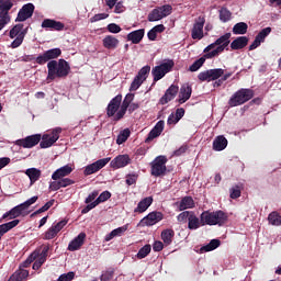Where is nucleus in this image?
Listing matches in <instances>:
<instances>
[{"label":"nucleus","mask_w":281,"mask_h":281,"mask_svg":"<svg viewBox=\"0 0 281 281\" xmlns=\"http://www.w3.org/2000/svg\"><path fill=\"white\" fill-rule=\"evenodd\" d=\"M204 26H205V15H200L198 19H195V22L191 31V38H193V41H201V38H203Z\"/></svg>","instance_id":"nucleus-12"},{"label":"nucleus","mask_w":281,"mask_h":281,"mask_svg":"<svg viewBox=\"0 0 281 281\" xmlns=\"http://www.w3.org/2000/svg\"><path fill=\"white\" fill-rule=\"evenodd\" d=\"M229 38H232V33H226L215 41V45L229 46Z\"/></svg>","instance_id":"nucleus-46"},{"label":"nucleus","mask_w":281,"mask_h":281,"mask_svg":"<svg viewBox=\"0 0 281 281\" xmlns=\"http://www.w3.org/2000/svg\"><path fill=\"white\" fill-rule=\"evenodd\" d=\"M154 251H162L164 250V243L155 241L153 245Z\"/></svg>","instance_id":"nucleus-64"},{"label":"nucleus","mask_w":281,"mask_h":281,"mask_svg":"<svg viewBox=\"0 0 281 281\" xmlns=\"http://www.w3.org/2000/svg\"><path fill=\"white\" fill-rule=\"evenodd\" d=\"M193 211H183L177 216L178 223H188Z\"/></svg>","instance_id":"nucleus-49"},{"label":"nucleus","mask_w":281,"mask_h":281,"mask_svg":"<svg viewBox=\"0 0 281 281\" xmlns=\"http://www.w3.org/2000/svg\"><path fill=\"white\" fill-rule=\"evenodd\" d=\"M193 207H195L194 199L188 195L182 198L178 205L179 212H183L186 210H193Z\"/></svg>","instance_id":"nucleus-27"},{"label":"nucleus","mask_w":281,"mask_h":281,"mask_svg":"<svg viewBox=\"0 0 281 281\" xmlns=\"http://www.w3.org/2000/svg\"><path fill=\"white\" fill-rule=\"evenodd\" d=\"M177 93H179V87L176 85H171L165 92V94L160 98L159 104H168V102H172L175 98H177Z\"/></svg>","instance_id":"nucleus-16"},{"label":"nucleus","mask_w":281,"mask_h":281,"mask_svg":"<svg viewBox=\"0 0 281 281\" xmlns=\"http://www.w3.org/2000/svg\"><path fill=\"white\" fill-rule=\"evenodd\" d=\"M33 14H34V5L32 3L24 4L18 12V16L15 21L18 23H23V21H27V19H32Z\"/></svg>","instance_id":"nucleus-15"},{"label":"nucleus","mask_w":281,"mask_h":281,"mask_svg":"<svg viewBox=\"0 0 281 281\" xmlns=\"http://www.w3.org/2000/svg\"><path fill=\"white\" fill-rule=\"evenodd\" d=\"M162 243L168 246L172 245V240L175 239V231L171 228L164 229L160 234Z\"/></svg>","instance_id":"nucleus-34"},{"label":"nucleus","mask_w":281,"mask_h":281,"mask_svg":"<svg viewBox=\"0 0 281 281\" xmlns=\"http://www.w3.org/2000/svg\"><path fill=\"white\" fill-rule=\"evenodd\" d=\"M268 221L270 225H281V216L278 212H272L268 216Z\"/></svg>","instance_id":"nucleus-45"},{"label":"nucleus","mask_w":281,"mask_h":281,"mask_svg":"<svg viewBox=\"0 0 281 281\" xmlns=\"http://www.w3.org/2000/svg\"><path fill=\"white\" fill-rule=\"evenodd\" d=\"M190 98H192V86L190 83H183L178 94V102L179 104H186Z\"/></svg>","instance_id":"nucleus-20"},{"label":"nucleus","mask_w":281,"mask_h":281,"mask_svg":"<svg viewBox=\"0 0 281 281\" xmlns=\"http://www.w3.org/2000/svg\"><path fill=\"white\" fill-rule=\"evenodd\" d=\"M74 278H76V273L68 272V273L60 274L57 281H71L74 280Z\"/></svg>","instance_id":"nucleus-57"},{"label":"nucleus","mask_w":281,"mask_h":281,"mask_svg":"<svg viewBox=\"0 0 281 281\" xmlns=\"http://www.w3.org/2000/svg\"><path fill=\"white\" fill-rule=\"evenodd\" d=\"M248 43H249V37L239 36L231 43V49L233 50L245 49V46L248 45Z\"/></svg>","instance_id":"nucleus-28"},{"label":"nucleus","mask_w":281,"mask_h":281,"mask_svg":"<svg viewBox=\"0 0 281 281\" xmlns=\"http://www.w3.org/2000/svg\"><path fill=\"white\" fill-rule=\"evenodd\" d=\"M247 30H249V25H247L245 22H239L233 26V34L243 35L247 32Z\"/></svg>","instance_id":"nucleus-36"},{"label":"nucleus","mask_w":281,"mask_h":281,"mask_svg":"<svg viewBox=\"0 0 281 281\" xmlns=\"http://www.w3.org/2000/svg\"><path fill=\"white\" fill-rule=\"evenodd\" d=\"M227 148V138L221 135L213 140V150L221 151Z\"/></svg>","instance_id":"nucleus-33"},{"label":"nucleus","mask_w":281,"mask_h":281,"mask_svg":"<svg viewBox=\"0 0 281 281\" xmlns=\"http://www.w3.org/2000/svg\"><path fill=\"white\" fill-rule=\"evenodd\" d=\"M151 249H153V247L149 244L145 245L144 247H142L138 250L136 258H138V260L146 258V256H148V254H150Z\"/></svg>","instance_id":"nucleus-44"},{"label":"nucleus","mask_w":281,"mask_h":281,"mask_svg":"<svg viewBox=\"0 0 281 281\" xmlns=\"http://www.w3.org/2000/svg\"><path fill=\"white\" fill-rule=\"evenodd\" d=\"M37 201H38V195H34L21 204H22L23 209L26 210V212H27V210H30V206L34 205V203H36Z\"/></svg>","instance_id":"nucleus-54"},{"label":"nucleus","mask_w":281,"mask_h":281,"mask_svg":"<svg viewBox=\"0 0 281 281\" xmlns=\"http://www.w3.org/2000/svg\"><path fill=\"white\" fill-rule=\"evenodd\" d=\"M54 205V200H49L48 202L45 203L41 209L34 212V214H43V212H47L49 207Z\"/></svg>","instance_id":"nucleus-55"},{"label":"nucleus","mask_w":281,"mask_h":281,"mask_svg":"<svg viewBox=\"0 0 281 281\" xmlns=\"http://www.w3.org/2000/svg\"><path fill=\"white\" fill-rule=\"evenodd\" d=\"M16 0H0V16L10 19V11L14 8Z\"/></svg>","instance_id":"nucleus-23"},{"label":"nucleus","mask_w":281,"mask_h":281,"mask_svg":"<svg viewBox=\"0 0 281 281\" xmlns=\"http://www.w3.org/2000/svg\"><path fill=\"white\" fill-rule=\"evenodd\" d=\"M232 20V11L228 10L227 8H222L220 10V21H222V23H227V21Z\"/></svg>","instance_id":"nucleus-42"},{"label":"nucleus","mask_w":281,"mask_h":281,"mask_svg":"<svg viewBox=\"0 0 281 281\" xmlns=\"http://www.w3.org/2000/svg\"><path fill=\"white\" fill-rule=\"evenodd\" d=\"M58 236V233L53 226H50L44 234V240H52Z\"/></svg>","instance_id":"nucleus-51"},{"label":"nucleus","mask_w":281,"mask_h":281,"mask_svg":"<svg viewBox=\"0 0 281 281\" xmlns=\"http://www.w3.org/2000/svg\"><path fill=\"white\" fill-rule=\"evenodd\" d=\"M128 164H131V157L128 155H119L110 162V166L114 170H117L120 168H126Z\"/></svg>","instance_id":"nucleus-22"},{"label":"nucleus","mask_w":281,"mask_h":281,"mask_svg":"<svg viewBox=\"0 0 281 281\" xmlns=\"http://www.w3.org/2000/svg\"><path fill=\"white\" fill-rule=\"evenodd\" d=\"M166 164H168V158H166V156L156 157L151 162V177H164L168 170Z\"/></svg>","instance_id":"nucleus-7"},{"label":"nucleus","mask_w":281,"mask_h":281,"mask_svg":"<svg viewBox=\"0 0 281 281\" xmlns=\"http://www.w3.org/2000/svg\"><path fill=\"white\" fill-rule=\"evenodd\" d=\"M22 34H25V31H23V24H15L9 33L10 38H16L21 36Z\"/></svg>","instance_id":"nucleus-38"},{"label":"nucleus","mask_w":281,"mask_h":281,"mask_svg":"<svg viewBox=\"0 0 281 281\" xmlns=\"http://www.w3.org/2000/svg\"><path fill=\"white\" fill-rule=\"evenodd\" d=\"M111 199V193L109 191H103L95 200L97 205H100V203H104L105 201H109Z\"/></svg>","instance_id":"nucleus-50"},{"label":"nucleus","mask_w":281,"mask_h":281,"mask_svg":"<svg viewBox=\"0 0 281 281\" xmlns=\"http://www.w3.org/2000/svg\"><path fill=\"white\" fill-rule=\"evenodd\" d=\"M159 221H164V213L155 211L145 216L142 223L147 227H153V225H157Z\"/></svg>","instance_id":"nucleus-18"},{"label":"nucleus","mask_w":281,"mask_h":281,"mask_svg":"<svg viewBox=\"0 0 281 281\" xmlns=\"http://www.w3.org/2000/svg\"><path fill=\"white\" fill-rule=\"evenodd\" d=\"M25 40V33H22L21 35H19L12 43H11V47L12 49H16V47H21V45H23V41Z\"/></svg>","instance_id":"nucleus-52"},{"label":"nucleus","mask_w":281,"mask_h":281,"mask_svg":"<svg viewBox=\"0 0 281 281\" xmlns=\"http://www.w3.org/2000/svg\"><path fill=\"white\" fill-rule=\"evenodd\" d=\"M27 214H30V212L23 207V204H19L11 209L9 212L4 213L2 215V221H5V218L12 221V218H19V216H27Z\"/></svg>","instance_id":"nucleus-14"},{"label":"nucleus","mask_w":281,"mask_h":281,"mask_svg":"<svg viewBox=\"0 0 281 281\" xmlns=\"http://www.w3.org/2000/svg\"><path fill=\"white\" fill-rule=\"evenodd\" d=\"M202 221L205 225L223 227L227 223L228 216L224 211H204L202 212Z\"/></svg>","instance_id":"nucleus-3"},{"label":"nucleus","mask_w":281,"mask_h":281,"mask_svg":"<svg viewBox=\"0 0 281 281\" xmlns=\"http://www.w3.org/2000/svg\"><path fill=\"white\" fill-rule=\"evenodd\" d=\"M271 34V26L262 29L257 35L256 38L261 43H265V38Z\"/></svg>","instance_id":"nucleus-48"},{"label":"nucleus","mask_w":281,"mask_h":281,"mask_svg":"<svg viewBox=\"0 0 281 281\" xmlns=\"http://www.w3.org/2000/svg\"><path fill=\"white\" fill-rule=\"evenodd\" d=\"M41 134L30 135L25 138H20L15 140V146H20L22 148H34V146H38V144H41Z\"/></svg>","instance_id":"nucleus-11"},{"label":"nucleus","mask_w":281,"mask_h":281,"mask_svg":"<svg viewBox=\"0 0 281 281\" xmlns=\"http://www.w3.org/2000/svg\"><path fill=\"white\" fill-rule=\"evenodd\" d=\"M218 247H221V240L212 239L207 245L201 247L200 251H214V249H218Z\"/></svg>","instance_id":"nucleus-37"},{"label":"nucleus","mask_w":281,"mask_h":281,"mask_svg":"<svg viewBox=\"0 0 281 281\" xmlns=\"http://www.w3.org/2000/svg\"><path fill=\"white\" fill-rule=\"evenodd\" d=\"M37 201H38V195H34L21 204H22L23 209L26 210V212H27V210H30V206L34 205V203H36Z\"/></svg>","instance_id":"nucleus-53"},{"label":"nucleus","mask_w":281,"mask_h":281,"mask_svg":"<svg viewBox=\"0 0 281 281\" xmlns=\"http://www.w3.org/2000/svg\"><path fill=\"white\" fill-rule=\"evenodd\" d=\"M94 207H98L95 200L92 203H89L86 207H83L81 210V214H89V212H91V210H93Z\"/></svg>","instance_id":"nucleus-61"},{"label":"nucleus","mask_w":281,"mask_h":281,"mask_svg":"<svg viewBox=\"0 0 281 281\" xmlns=\"http://www.w3.org/2000/svg\"><path fill=\"white\" fill-rule=\"evenodd\" d=\"M85 238H87V234L80 233L74 240L69 243L68 251H78V249L85 245Z\"/></svg>","instance_id":"nucleus-24"},{"label":"nucleus","mask_w":281,"mask_h":281,"mask_svg":"<svg viewBox=\"0 0 281 281\" xmlns=\"http://www.w3.org/2000/svg\"><path fill=\"white\" fill-rule=\"evenodd\" d=\"M43 30H52L53 32H63L65 30V23L52 20V19H45L42 22Z\"/></svg>","instance_id":"nucleus-17"},{"label":"nucleus","mask_w":281,"mask_h":281,"mask_svg":"<svg viewBox=\"0 0 281 281\" xmlns=\"http://www.w3.org/2000/svg\"><path fill=\"white\" fill-rule=\"evenodd\" d=\"M104 19H109V13H98L94 14L90 21L91 23H97V21H104Z\"/></svg>","instance_id":"nucleus-56"},{"label":"nucleus","mask_w":281,"mask_h":281,"mask_svg":"<svg viewBox=\"0 0 281 281\" xmlns=\"http://www.w3.org/2000/svg\"><path fill=\"white\" fill-rule=\"evenodd\" d=\"M63 55V50L60 48H52L45 50L43 54L35 57L34 55H24L22 60L24 63H32L35 60L37 65H45L47 63L48 75L46 77V82H54L56 78H67L71 71V66H69V61L65 59H59L58 61L56 58Z\"/></svg>","instance_id":"nucleus-1"},{"label":"nucleus","mask_w":281,"mask_h":281,"mask_svg":"<svg viewBox=\"0 0 281 281\" xmlns=\"http://www.w3.org/2000/svg\"><path fill=\"white\" fill-rule=\"evenodd\" d=\"M74 172V166L66 165L57 170H55L52 175L53 182L49 184V190H53V192H56L60 190V188H68V186H74L76 182L69 178V175Z\"/></svg>","instance_id":"nucleus-2"},{"label":"nucleus","mask_w":281,"mask_h":281,"mask_svg":"<svg viewBox=\"0 0 281 281\" xmlns=\"http://www.w3.org/2000/svg\"><path fill=\"white\" fill-rule=\"evenodd\" d=\"M108 31H110L111 34H120V32H122V27L115 23H111L108 25Z\"/></svg>","instance_id":"nucleus-58"},{"label":"nucleus","mask_w":281,"mask_h":281,"mask_svg":"<svg viewBox=\"0 0 281 281\" xmlns=\"http://www.w3.org/2000/svg\"><path fill=\"white\" fill-rule=\"evenodd\" d=\"M120 104H122V94H117L114 97L106 108V115L108 117H114L120 109Z\"/></svg>","instance_id":"nucleus-19"},{"label":"nucleus","mask_w":281,"mask_h":281,"mask_svg":"<svg viewBox=\"0 0 281 281\" xmlns=\"http://www.w3.org/2000/svg\"><path fill=\"white\" fill-rule=\"evenodd\" d=\"M164 126H165V122L158 121L156 123V125L154 126V128L149 132L145 142H147V143L153 142V139H156V137H159V135H161V133H164Z\"/></svg>","instance_id":"nucleus-25"},{"label":"nucleus","mask_w":281,"mask_h":281,"mask_svg":"<svg viewBox=\"0 0 281 281\" xmlns=\"http://www.w3.org/2000/svg\"><path fill=\"white\" fill-rule=\"evenodd\" d=\"M243 187L235 184L229 190L231 199H240Z\"/></svg>","instance_id":"nucleus-47"},{"label":"nucleus","mask_w":281,"mask_h":281,"mask_svg":"<svg viewBox=\"0 0 281 281\" xmlns=\"http://www.w3.org/2000/svg\"><path fill=\"white\" fill-rule=\"evenodd\" d=\"M127 229H128V226L124 225V226L113 229L112 232L114 233V236H122V234H124V232H126Z\"/></svg>","instance_id":"nucleus-62"},{"label":"nucleus","mask_w":281,"mask_h":281,"mask_svg":"<svg viewBox=\"0 0 281 281\" xmlns=\"http://www.w3.org/2000/svg\"><path fill=\"white\" fill-rule=\"evenodd\" d=\"M254 95V90L249 88H241L231 97V99L228 100V105L232 108L241 106V104L249 102V100H251Z\"/></svg>","instance_id":"nucleus-4"},{"label":"nucleus","mask_w":281,"mask_h":281,"mask_svg":"<svg viewBox=\"0 0 281 281\" xmlns=\"http://www.w3.org/2000/svg\"><path fill=\"white\" fill-rule=\"evenodd\" d=\"M30 277V271L19 268L8 281H25Z\"/></svg>","instance_id":"nucleus-31"},{"label":"nucleus","mask_w":281,"mask_h":281,"mask_svg":"<svg viewBox=\"0 0 281 281\" xmlns=\"http://www.w3.org/2000/svg\"><path fill=\"white\" fill-rule=\"evenodd\" d=\"M115 276V268H108L105 271L102 272L100 280L101 281H111Z\"/></svg>","instance_id":"nucleus-43"},{"label":"nucleus","mask_w":281,"mask_h":281,"mask_svg":"<svg viewBox=\"0 0 281 281\" xmlns=\"http://www.w3.org/2000/svg\"><path fill=\"white\" fill-rule=\"evenodd\" d=\"M225 49H227V46L225 45H217V47L213 50H211L210 53L205 54V58H215V56H218V54H223V52H225Z\"/></svg>","instance_id":"nucleus-41"},{"label":"nucleus","mask_w":281,"mask_h":281,"mask_svg":"<svg viewBox=\"0 0 281 281\" xmlns=\"http://www.w3.org/2000/svg\"><path fill=\"white\" fill-rule=\"evenodd\" d=\"M109 161H111V158H102L88 165L83 170L85 177H89L91 175H95V172H100V170H102V168H104V166H106Z\"/></svg>","instance_id":"nucleus-13"},{"label":"nucleus","mask_w":281,"mask_h":281,"mask_svg":"<svg viewBox=\"0 0 281 281\" xmlns=\"http://www.w3.org/2000/svg\"><path fill=\"white\" fill-rule=\"evenodd\" d=\"M69 221L67 220H61L60 222L53 224V227L55 228L56 233L58 234L60 231H63V228L65 227V225H67Z\"/></svg>","instance_id":"nucleus-59"},{"label":"nucleus","mask_w":281,"mask_h":281,"mask_svg":"<svg viewBox=\"0 0 281 281\" xmlns=\"http://www.w3.org/2000/svg\"><path fill=\"white\" fill-rule=\"evenodd\" d=\"M125 183L127 186H135L137 183V175H127Z\"/></svg>","instance_id":"nucleus-60"},{"label":"nucleus","mask_w":281,"mask_h":281,"mask_svg":"<svg viewBox=\"0 0 281 281\" xmlns=\"http://www.w3.org/2000/svg\"><path fill=\"white\" fill-rule=\"evenodd\" d=\"M19 223H21L20 220H13L9 223H4V224L0 225V240H1V238H3V236L5 234H8V232H10V229H14V227H16V225H19Z\"/></svg>","instance_id":"nucleus-32"},{"label":"nucleus","mask_w":281,"mask_h":281,"mask_svg":"<svg viewBox=\"0 0 281 281\" xmlns=\"http://www.w3.org/2000/svg\"><path fill=\"white\" fill-rule=\"evenodd\" d=\"M224 75L225 70L222 68L209 69L201 71L198 75V80H200V82H212L214 80H218V78H223Z\"/></svg>","instance_id":"nucleus-8"},{"label":"nucleus","mask_w":281,"mask_h":281,"mask_svg":"<svg viewBox=\"0 0 281 281\" xmlns=\"http://www.w3.org/2000/svg\"><path fill=\"white\" fill-rule=\"evenodd\" d=\"M148 74H150V66H144L132 81L130 91H137L144 85L146 78H148Z\"/></svg>","instance_id":"nucleus-10"},{"label":"nucleus","mask_w":281,"mask_h":281,"mask_svg":"<svg viewBox=\"0 0 281 281\" xmlns=\"http://www.w3.org/2000/svg\"><path fill=\"white\" fill-rule=\"evenodd\" d=\"M199 227H205V223L203 222V213H201L199 218L194 211H192L188 220V229L194 231L199 229Z\"/></svg>","instance_id":"nucleus-21"},{"label":"nucleus","mask_w":281,"mask_h":281,"mask_svg":"<svg viewBox=\"0 0 281 281\" xmlns=\"http://www.w3.org/2000/svg\"><path fill=\"white\" fill-rule=\"evenodd\" d=\"M153 205V196H147L138 202L137 207L134 210L135 213L144 214L149 206Z\"/></svg>","instance_id":"nucleus-29"},{"label":"nucleus","mask_w":281,"mask_h":281,"mask_svg":"<svg viewBox=\"0 0 281 281\" xmlns=\"http://www.w3.org/2000/svg\"><path fill=\"white\" fill-rule=\"evenodd\" d=\"M128 137H131V130L125 128L121 131L120 134L117 135L116 144H119V146L124 144L128 139Z\"/></svg>","instance_id":"nucleus-40"},{"label":"nucleus","mask_w":281,"mask_h":281,"mask_svg":"<svg viewBox=\"0 0 281 281\" xmlns=\"http://www.w3.org/2000/svg\"><path fill=\"white\" fill-rule=\"evenodd\" d=\"M209 58L205 57V54L200 57L198 60H195L190 67H189V71H199L200 68L202 67V65H205V60H207Z\"/></svg>","instance_id":"nucleus-39"},{"label":"nucleus","mask_w":281,"mask_h":281,"mask_svg":"<svg viewBox=\"0 0 281 281\" xmlns=\"http://www.w3.org/2000/svg\"><path fill=\"white\" fill-rule=\"evenodd\" d=\"M25 175H27L30 181H31V186H34V183H36V181H38V179H41V169L37 168H29L25 171Z\"/></svg>","instance_id":"nucleus-35"},{"label":"nucleus","mask_w":281,"mask_h":281,"mask_svg":"<svg viewBox=\"0 0 281 281\" xmlns=\"http://www.w3.org/2000/svg\"><path fill=\"white\" fill-rule=\"evenodd\" d=\"M172 14V5L165 4L155 8L148 13L147 20L149 23H155V21H161V19H166V16H170Z\"/></svg>","instance_id":"nucleus-5"},{"label":"nucleus","mask_w":281,"mask_h":281,"mask_svg":"<svg viewBox=\"0 0 281 281\" xmlns=\"http://www.w3.org/2000/svg\"><path fill=\"white\" fill-rule=\"evenodd\" d=\"M175 67V60L167 59L165 63L160 64L159 66H156L153 68L151 74L154 76V82H158V80H161L166 74H170L172 71V68Z\"/></svg>","instance_id":"nucleus-6"},{"label":"nucleus","mask_w":281,"mask_h":281,"mask_svg":"<svg viewBox=\"0 0 281 281\" xmlns=\"http://www.w3.org/2000/svg\"><path fill=\"white\" fill-rule=\"evenodd\" d=\"M60 133H63L61 127H55L52 131V135L49 134H44L42 136V140L40 143L41 148H52L53 144H56L57 139H60Z\"/></svg>","instance_id":"nucleus-9"},{"label":"nucleus","mask_w":281,"mask_h":281,"mask_svg":"<svg viewBox=\"0 0 281 281\" xmlns=\"http://www.w3.org/2000/svg\"><path fill=\"white\" fill-rule=\"evenodd\" d=\"M144 34H146V30L144 29L133 31L127 35V41H131L134 45H138V43H142Z\"/></svg>","instance_id":"nucleus-26"},{"label":"nucleus","mask_w":281,"mask_h":281,"mask_svg":"<svg viewBox=\"0 0 281 281\" xmlns=\"http://www.w3.org/2000/svg\"><path fill=\"white\" fill-rule=\"evenodd\" d=\"M119 45H120V40H117L113 35H106L103 38V47H105V49H117Z\"/></svg>","instance_id":"nucleus-30"},{"label":"nucleus","mask_w":281,"mask_h":281,"mask_svg":"<svg viewBox=\"0 0 281 281\" xmlns=\"http://www.w3.org/2000/svg\"><path fill=\"white\" fill-rule=\"evenodd\" d=\"M99 192L98 191H93L92 193H90L85 203L89 204V203H92V201H95V198L98 196Z\"/></svg>","instance_id":"nucleus-63"}]
</instances>
